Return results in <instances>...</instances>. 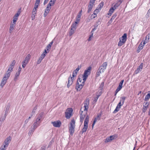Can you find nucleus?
<instances>
[{
  "instance_id": "nucleus-4",
  "label": "nucleus",
  "mask_w": 150,
  "mask_h": 150,
  "mask_svg": "<svg viewBox=\"0 0 150 150\" xmlns=\"http://www.w3.org/2000/svg\"><path fill=\"white\" fill-rule=\"evenodd\" d=\"M91 67H89L87 69H86V70L84 71L82 76L83 80H84V81H86L88 76L89 75L91 74Z\"/></svg>"
},
{
  "instance_id": "nucleus-1",
  "label": "nucleus",
  "mask_w": 150,
  "mask_h": 150,
  "mask_svg": "<svg viewBox=\"0 0 150 150\" xmlns=\"http://www.w3.org/2000/svg\"><path fill=\"white\" fill-rule=\"evenodd\" d=\"M83 80V81L82 82V79L79 76H78L75 87V88L77 91H80L84 86L86 81Z\"/></svg>"
},
{
  "instance_id": "nucleus-61",
  "label": "nucleus",
  "mask_w": 150,
  "mask_h": 150,
  "mask_svg": "<svg viewBox=\"0 0 150 150\" xmlns=\"http://www.w3.org/2000/svg\"><path fill=\"white\" fill-rule=\"evenodd\" d=\"M48 13V12L45 11L44 13V16L45 17H46L47 16V15Z\"/></svg>"
},
{
  "instance_id": "nucleus-55",
  "label": "nucleus",
  "mask_w": 150,
  "mask_h": 150,
  "mask_svg": "<svg viewBox=\"0 0 150 150\" xmlns=\"http://www.w3.org/2000/svg\"><path fill=\"white\" fill-rule=\"evenodd\" d=\"M51 47L50 46V45H48L46 47V51L47 50L48 51L47 52H49V50L50 49Z\"/></svg>"
},
{
  "instance_id": "nucleus-19",
  "label": "nucleus",
  "mask_w": 150,
  "mask_h": 150,
  "mask_svg": "<svg viewBox=\"0 0 150 150\" xmlns=\"http://www.w3.org/2000/svg\"><path fill=\"white\" fill-rule=\"evenodd\" d=\"M120 39H121L122 41L125 43L127 39V34H124Z\"/></svg>"
},
{
  "instance_id": "nucleus-57",
  "label": "nucleus",
  "mask_w": 150,
  "mask_h": 150,
  "mask_svg": "<svg viewBox=\"0 0 150 150\" xmlns=\"http://www.w3.org/2000/svg\"><path fill=\"white\" fill-rule=\"evenodd\" d=\"M80 18H79L78 17H76V21L75 22L76 23H77L80 21Z\"/></svg>"
},
{
  "instance_id": "nucleus-3",
  "label": "nucleus",
  "mask_w": 150,
  "mask_h": 150,
  "mask_svg": "<svg viewBox=\"0 0 150 150\" xmlns=\"http://www.w3.org/2000/svg\"><path fill=\"white\" fill-rule=\"evenodd\" d=\"M75 121L74 118H73L70 122V125L69 127V132L70 134L72 135L74 132V129L75 127Z\"/></svg>"
},
{
  "instance_id": "nucleus-17",
  "label": "nucleus",
  "mask_w": 150,
  "mask_h": 150,
  "mask_svg": "<svg viewBox=\"0 0 150 150\" xmlns=\"http://www.w3.org/2000/svg\"><path fill=\"white\" fill-rule=\"evenodd\" d=\"M124 82V80H122L120 82V83L119 84V85L118 87L116 89L117 91H119L122 89V85L123 84Z\"/></svg>"
},
{
  "instance_id": "nucleus-50",
  "label": "nucleus",
  "mask_w": 150,
  "mask_h": 150,
  "mask_svg": "<svg viewBox=\"0 0 150 150\" xmlns=\"http://www.w3.org/2000/svg\"><path fill=\"white\" fill-rule=\"evenodd\" d=\"M7 147L5 146L2 145L1 147V150H6Z\"/></svg>"
},
{
  "instance_id": "nucleus-21",
  "label": "nucleus",
  "mask_w": 150,
  "mask_h": 150,
  "mask_svg": "<svg viewBox=\"0 0 150 150\" xmlns=\"http://www.w3.org/2000/svg\"><path fill=\"white\" fill-rule=\"evenodd\" d=\"M6 116H5L4 115V116H1V117L0 118V124H2L4 121L5 120Z\"/></svg>"
},
{
  "instance_id": "nucleus-13",
  "label": "nucleus",
  "mask_w": 150,
  "mask_h": 150,
  "mask_svg": "<svg viewBox=\"0 0 150 150\" xmlns=\"http://www.w3.org/2000/svg\"><path fill=\"white\" fill-rule=\"evenodd\" d=\"M149 105V103H148L147 102H145L144 103V105L142 109L143 112H145L146 111L148 108Z\"/></svg>"
},
{
  "instance_id": "nucleus-36",
  "label": "nucleus",
  "mask_w": 150,
  "mask_h": 150,
  "mask_svg": "<svg viewBox=\"0 0 150 150\" xmlns=\"http://www.w3.org/2000/svg\"><path fill=\"white\" fill-rule=\"evenodd\" d=\"M115 9L113 7L111 8L109 10L108 12L109 13H108V14L109 15L110 14V15H111L112 13L113 12Z\"/></svg>"
},
{
  "instance_id": "nucleus-46",
  "label": "nucleus",
  "mask_w": 150,
  "mask_h": 150,
  "mask_svg": "<svg viewBox=\"0 0 150 150\" xmlns=\"http://www.w3.org/2000/svg\"><path fill=\"white\" fill-rule=\"evenodd\" d=\"M9 107L8 106H7V107L6 108L5 111V113L4 115H5V116H7V115L8 114V112L9 110Z\"/></svg>"
},
{
  "instance_id": "nucleus-56",
  "label": "nucleus",
  "mask_w": 150,
  "mask_h": 150,
  "mask_svg": "<svg viewBox=\"0 0 150 150\" xmlns=\"http://www.w3.org/2000/svg\"><path fill=\"white\" fill-rule=\"evenodd\" d=\"M119 5H120V4H118L116 3V4H115L113 8L115 9L119 6Z\"/></svg>"
},
{
  "instance_id": "nucleus-48",
  "label": "nucleus",
  "mask_w": 150,
  "mask_h": 150,
  "mask_svg": "<svg viewBox=\"0 0 150 150\" xmlns=\"http://www.w3.org/2000/svg\"><path fill=\"white\" fill-rule=\"evenodd\" d=\"M20 75V74L18 73H16V74L15 75V77H14V80L16 81L18 79V78Z\"/></svg>"
},
{
  "instance_id": "nucleus-10",
  "label": "nucleus",
  "mask_w": 150,
  "mask_h": 150,
  "mask_svg": "<svg viewBox=\"0 0 150 150\" xmlns=\"http://www.w3.org/2000/svg\"><path fill=\"white\" fill-rule=\"evenodd\" d=\"M115 138V135L110 136L109 137H107L104 140V142L105 143H108L110 142Z\"/></svg>"
},
{
  "instance_id": "nucleus-63",
  "label": "nucleus",
  "mask_w": 150,
  "mask_h": 150,
  "mask_svg": "<svg viewBox=\"0 0 150 150\" xmlns=\"http://www.w3.org/2000/svg\"><path fill=\"white\" fill-rule=\"evenodd\" d=\"M29 120L28 119H26L25 121V125H26L27 124V123L28 122Z\"/></svg>"
},
{
  "instance_id": "nucleus-40",
  "label": "nucleus",
  "mask_w": 150,
  "mask_h": 150,
  "mask_svg": "<svg viewBox=\"0 0 150 150\" xmlns=\"http://www.w3.org/2000/svg\"><path fill=\"white\" fill-rule=\"evenodd\" d=\"M28 63V62H26V61H25L24 60L22 62V67L23 68H24L26 66V65Z\"/></svg>"
},
{
  "instance_id": "nucleus-31",
  "label": "nucleus",
  "mask_w": 150,
  "mask_h": 150,
  "mask_svg": "<svg viewBox=\"0 0 150 150\" xmlns=\"http://www.w3.org/2000/svg\"><path fill=\"white\" fill-rule=\"evenodd\" d=\"M143 64L142 63H141L140 65L137 68V69L138 70H139L140 71H142L143 67Z\"/></svg>"
},
{
  "instance_id": "nucleus-12",
  "label": "nucleus",
  "mask_w": 150,
  "mask_h": 150,
  "mask_svg": "<svg viewBox=\"0 0 150 150\" xmlns=\"http://www.w3.org/2000/svg\"><path fill=\"white\" fill-rule=\"evenodd\" d=\"M11 137L9 136L6 139L4 142V144H3V145L6 146V147H8L10 142L11 141Z\"/></svg>"
},
{
  "instance_id": "nucleus-25",
  "label": "nucleus",
  "mask_w": 150,
  "mask_h": 150,
  "mask_svg": "<svg viewBox=\"0 0 150 150\" xmlns=\"http://www.w3.org/2000/svg\"><path fill=\"white\" fill-rule=\"evenodd\" d=\"M31 55L30 54H28L27 55L26 57L25 58L24 60L25 61H26L28 62L30 58Z\"/></svg>"
},
{
  "instance_id": "nucleus-34",
  "label": "nucleus",
  "mask_w": 150,
  "mask_h": 150,
  "mask_svg": "<svg viewBox=\"0 0 150 150\" xmlns=\"http://www.w3.org/2000/svg\"><path fill=\"white\" fill-rule=\"evenodd\" d=\"M77 24V23H76L75 22V23L72 24L71 25V28L74 30H76V26Z\"/></svg>"
},
{
  "instance_id": "nucleus-18",
  "label": "nucleus",
  "mask_w": 150,
  "mask_h": 150,
  "mask_svg": "<svg viewBox=\"0 0 150 150\" xmlns=\"http://www.w3.org/2000/svg\"><path fill=\"white\" fill-rule=\"evenodd\" d=\"M15 25V24H14L12 23H11L9 30V32L10 33H11L14 30Z\"/></svg>"
},
{
  "instance_id": "nucleus-35",
  "label": "nucleus",
  "mask_w": 150,
  "mask_h": 150,
  "mask_svg": "<svg viewBox=\"0 0 150 150\" xmlns=\"http://www.w3.org/2000/svg\"><path fill=\"white\" fill-rule=\"evenodd\" d=\"M77 74L76 72H74L73 71L72 74V77H71V79H72V80H74V77L76 76Z\"/></svg>"
},
{
  "instance_id": "nucleus-38",
  "label": "nucleus",
  "mask_w": 150,
  "mask_h": 150,
  "mask_svg": "<svg viewBox=\"0 0 150 150\" xmlns=\"http://www.w3.org/2000/svg\"><path fill=\"white\" fill-rule=\"evenodd\" d=\"M126 98H127L126 97L124 96V97H121L120 98V101L121 102H122V103L123 104H124V103L125 101V100Z\"/></svg>"
},
{
  "instance_id": "nucleus-37",
  "label": "nucleus",
  "mask_w": 150,
  "mask_h": 150,
  "mask_svg": "<svg viewBox=\"0 0 150 150\" xmlns=\"http://www.w3.org/2000/svg\"><path fill=\"white\" fill-rule=\"evenodd\" d=\"M36 12H35L34 11H33L32 13V19L33 20L35 19L36 15Z\"/></svg>"
},
{
  "instance_id": "nucleus-8",
  "label": "nucleus",
  "mask_w": 150,
  "mask_h": 150,
  "mask_svg": "<svg viewBox=\"0 0 150 150\" xmlns=\"http://www.w3.org/2000/svg\"><path fill=\"white\" fill-rule=\"evenodd\" d=\"M95 2L94 1L91 2V1H90L89 5L88 6V10L87 13H90L92 11Z\"/></svg>"
},
{
  "instance_id": "nucleus-44",
  "label": "nucleus",
  "mask_w": 150,
  "mask_h": 150,
  "mask_svg": "<svg viewBox=\"0 0 150 150\" xmlns=\"http://www.w3.org/2000/svg\"><path fill=\"white\" fill-rule=\"evenodd\" d=\"M125 43V42L121 41V39H120V41L118 43V45L119 46H121Z\"/></svg>"
},
{
  "instance_id": "nucleus-14",
  "label": "nucleus",
  "mask_w": 150,
  "mask_h": 150,
  "mask_svg": "<svg viewBox=\"0 0 150 150\" xmlns=\"http://www.w3.org/2000/svg\"><path fill=\"white\" fill-rule=\"evenodd\" d=\"M11 73V72H10V71H7L6 73L4 75L3 78L7 80L10 77Z\"/></svg>"
},
{
  "instance_id": "nucleus-43",
  "label": "nucleus",
  "mask_w": 150,
  "mask_h": 150,
  "mask_svg": "<svg viewBox=\"0 0 150 150\" xmlns=\"http://www.w3.org/2000/svg\"><path fill=\"white\" fill-rule=\"evenodd\" d=\"M80 121L82 123L85 117V115H83L81 113V115H80Z\"/></svg>"
},
{
  "instance_id": "nucleus-11",
  "label": "nucleus",
  "mask_w": 150,
  "mask_h": 150,
  "mask_svg": "<svg viewBox=\"0 0 150 150\" xmlns=\"http://www.w3.org/2000/svg\"><path fill=\"white\" fill-rule=\"evenodd\" d=\"M40 123L36 121L34 122L33 125V128L31 130V132H33L34 130L40 125Z\"/></svg>"
},
{
  "instance_id": "nucleus-39",
  "label": "nucleus",
  "mask_w": 150,
  "mask_h": 150,
  "mask_svg": "<svg viewBox=\"0 0 150 150\" xmlns=\"http://www.w3.org/2000/svg\"><path fill=\"white\" fill-rule=\"evenodd\" d=\"M100 96V95H97L96 97L95 98L94 100H93V103H96V102L97 101V100L99 96Z\"/></svg>"
},
{
  "instance_id": "nucleus-20",
  "label": "nucleus",
  "mask_w": 150,
  "mask_h": 150,
  "mask_svg": "<svg viewBox=\"0 0 150 150\" xmlns=\"http://www.w3.org/2000/svg\"><path fill=\"white\" fill-rule=\"evenodd\" d=\"M7 81V80L6 79H4L3 78L2 79L0 84V86L2 88L4 86L6 83Z\"/></svg>"
},
{
  "instance_id": "nucleus-26",
  "label": "nucleus",
  "mask_w": 150,
  "mask_h": 150,
  "mask_svg": "<svg viewBox=\"0 0 150 150\" xmlns=\"http://www.w3.org/2000/svg\"><path fill=\"white\" fill-rule=\"evenodd\" d=\"M73 80H72V79H70L69 78V80L67 84V87H69L73 83Z\"/></svg>"
},
{
  "instance_id": "nucleus-2",
  "label": "nucleus",
  "mask_w": 150,
  "mask_h": 150,
  "mask_svg": "<svg viewBox=\"0 0 150 150\" xmlns=\"http://www.w3.org/2000/svg\"><path fill=\"white\" fill-rule=\"evenodd\" d=\"M107 65V62H105L103 63V64L99 67L98 71L96 72V77L99 76L102 73H103L104 72V71L106 68Z\"/></svg>"
},
{
  "instance_id": "nucleus-27",
  "label": "nucleus",
  "mask_w": 150,
  "mask_h": 150,
  "mask_svg": "<svg viewBox=\"0 0 150 150\" xmlns=\"http://www.w3.org/2000/svg\"><path fill=\"white\" fill-rule=\"evenodd\" d=\"M144 45H142V42H141L140 44L138 49H137V52H139L140 51V50H142L143 49V46Z\"/></svg>"
},
{
  "instance_id": "nucleus-64",
  "label": "nucleus",
  "mask_w": 150,
  "mask_h": 150,
  "mask_svg": "<svg viewBox=\"0 0 150 150\" xmlns=\"http://www.w3.org/2000/svg\"><path fill=\"white\" fill-rule=\"evenodd\" d=\"M140 71L138 70L137 69V70H135V73L136 74H137Z\"/></svg>"
},
{
  "instance_id": "nucleus-42",
  "label": "nucleus",
  "mask_w": 150,
  "mask_h": 150,
  "mask_svg": "<svg viewBox=\"0 0 150 150\" xmlns=\"http://www.w3.org/2000/svg\"><path fill=\"white\" fill-rule=\"evenodd\" d=\"M51 8V6H49L47 4L45 11L49 13Z\"/></svg>"
},
{
  "instance_id": "nucleus-47",
  "label": "nucleus",
  "mask_w": 150,
  "mask_h": 150,
  "mask_svg": "<svg viewBox=\"0 0 150 150\" xmlns=\"http://www.w3.org/2000/svg\"><path fill=\"white\" fill-rule=\"evenodd\" d=\"M120 109V108H119V107L118 106H117L116 107L115 109L113 111V113H116Z\"/></svg>"
},
{
  "instance_id": "nucleus-28",
  "label": "nucleus",
  "mask_w": 150,
  "mask_h": 150,
  "mask_svg": "<svg viewBox=\"0 0 150 150\" xmlns=\"http://www.w3.org/2000/svg\"><path fill=\"white\" fill-rule=\"evenodd\" d=\"M150 98V93H148L147 95L145 96L144 98V101H147Z\"/></svg>"
},
{
  "instance_id": "nucleus-45",
  "label": "nucleus",
  "mask_w": 150,
  "mask_h": 150,
  "mask_svg": "<svg viewBox=\"0 0 150 150\" xmlns=\"http://www.w3.org/2000/svg\"><path fill=\"white\" fill-rule=\"evenodd\" d=\"M76 30H74V29L71 28V29L70 30L69 32V35L70 36L72 35L73 34L74 32V31Z\"/></svg>"
},
{
  "instance_id": "nucleus-60",
  "label": "nucleus",
  "mask_w": 150,
  "mask_h": 150,
  "mask_svg": "<svg viewBox=\"0 0 150 150\" xmlns=\"http://www.w3.org/2000/svg\"><path fill=\"white\" fill-rule=\"evenodd\" d=\"M41 61H41V60L40 59H39L37 60V64H39L41 62Z\"/></svg>"
},
{
  "instance_id": "nucleus-24",
  "label": "nucleus",
  "mask_w": 150,
  "mask_h": 150,
  "mask_svg": "<svg viewBox=\"0 0 150 150\" xmlns=\"http://www.w3.org/2000/svg\"><path fill=\"white\" fill-rule=\"evenodd\" d=\"M21 9H20L17 12V13L13 17L17 18L18 19V17L20 15L21 13Z\"/></svg>"
},
{
  "instance_id": "nucleus-16",
  "label": "nucleus",
  "mask_w": 150,
  "mask_h": 150,
  "mask_svg": "<svg viewBox=\"0 0 150 150\" xmlns=\"http://www.w3.org/2000/svg\"><path fill=\"white\" fill-rule=\"evenodd\" d=\"M101 116V113L98 114L96 117L95 118L94 120L93 121V123L92 124V126L94 125L96 121L98 120H100V117Z\"/></svg>"
},
{
  "instance_id": "nucleus-33",
  "label": "nucleus",
  "mask_w": 150,
  "mask_h": 150,
  "mask_svg": "<svg viewBox=\"0 0 150 150\" xmlns=\"http://www.w3.org/2000/svg\"><path fill=\"white\" fill-rule=\"evenodd\" d=\"M14 67V66H13L11 65H10L7 71H10V72H11L13 71V68Z\"/></svg>"
},
{
  "instance_id": "nucleus-54",
  "label": "nucleus",
  "mask_w": 150,
  "mask_h": 150,
  "mask_svg": "<svg viewBox=\"0 0 150 150\" xmlns=\"http://www.w3.org/2000/svg\"><path fill=\"white\" fill-rule=\"evenodd\" d=\"M104 86V83L102 82L100 85V89L101 90L103 89V88Z\"/></svg>"
},
{
  "instance_id": "nucleus-52",
  "label": "nucleus",
  "mask_w": 150,
  "mask_h": 150,
  "mask_svg": "<svg viewBox=\"0 0 150 150\" xmlns=\"http://www.w3.org/2000/svg\"><path fill=\"white\" fill-rule=\"evenodd\" d=\"M98 26V24L97 23L95 25H94V28L92 29V30L94 31H95L96 29Z\"/></svg>"
},
{
  "instance_id": "nucleus-9",
  "label": "nucleus",
  "mask_w": 150,
  "mask_h": 150,
  "mask_svg": "<svg viewBox=\"0 0 150 150\" xmlns=\"http://www.w3.org/2000/svg\"><path fill=\"white\" fill-rule=\"evenodd\" d=\"M51 123L53 125V126L56 127H59L61 125V122L60 121L58 120L57 121H55L52 122Z\"/></svg>"
},
{
  "instance_id": "nucleus-49",
  "label": "nucleus",
  "mask_w": 150,
  "mask_h": 150,
  "mask_svg": "<svg viewBox=\"0 0 150 150\" xmlns=\"http://www.w3.org/2000/svg\"><path fill=\"white\" fill-rule=\"evenodd\" d=\"M99 11H98V10L97 8L93 12V14H92V16L93 15H96L97 13H98V12H99Z\"/></svg>"
},
{
  "instance_id": "nucleus-58",
  "label": "nucleus",
  "mask_w": 150,
  "mask_h": 150,
  "mask_svg": "<svg viewBox=\"0 0 150 150\" xmlns=\"http://www.w3.org/2000/svg\"><path fill=\"white\" fill-rule=\"evenodd\" d=\"M15 63H16V62H15V61L14 60H13L11 62V64L10 65H11L13 66H14V65H15Z\"/></svg>"
},
{
  "instance_id": "nucleus-23",
  "label": "nucleus",
  "mask_w": 150,
  "mask_h": 150,
  "mask_svg": "<svg viewBox=\"0 0 150 150\" xmlns=\"http://www.w3.org/2000/svg\"><path fill=\"white\" fill-rule=\"evenodd\" d=\"M117 16L116 13L114 14L112 16L111 18L110 21H108V23L110 24L112 22V20H114L115 18Z\"/></svg>"
},
{
  "instance_id": "nucleus-30",
  "label": "nucleus",
  "mask_w": 150,
  "mask_h": 150,
  "mask_svg": "<svg viewBox=\"0 0 150 150\" xmlns=\"http://www.w3.org/2000/svg\"><path fill=\"white\" fill-rule=\"evenodd\" d=\"M47 53V52L46 51V49H45V51L43 52V53L41 54L40 56L41 57V58H43V59L46 56V55Z\"/></svg>"
},
{
  "instance_id": "nucleus-51",
  "label": "nucleus",
  "mask_w": 150,
  "mask_h": 150,
  "mask_svg": "<svg viewBox=\"0 0 150 150\" xmlns=\"http://www.w3.org/2000/svg\"><path fill=\"white\" fill-rule=\"evenodd\" d=\"M18 20V18L13 17V22H11V23H13L14 24H15L16 23V22Z\"/></svg>"
},
{
  "instance_id": "nucleus-15",
  "label": "nucleus",
  "mask_w": 150,
  "mask_h": 150,
  "mask_svg": "<svg viewBox=\"0 0 150 150\" xmlns=\"http://www.w3.org/2000/svg\"><path fill=\"white\" fill-rule=\"evenodd\" d=\"M150 38V32L146 35L145 37V39L143 42V45H144L146 43L149 41V39Z\"/></svg>"
},
{
  "instance_id": "nucleus-53",
  "label": "nucleus",
  "mask_w": 150,
  "mask_h": 150,
  "mask_svg": "<svg viewBox=\"0 0 150 150\" xmlns=\"http://www.w3.org/2000/svg\"><path fill=\"white\" fill-rule=\"evenodd\" d=\"M39 4H37V3H35L34 10H37V9L38 8Z\"/></svg>"
},
{
  "instance_id": "nucleus-22",
  "label": "nucleus",
  "mask_w": 150,
  "mask_h": 150,
  "mask_svg": "<svg viewBox=\"0 0 150 150\" xmlns=\"http://www.w3.org/2000/svg\"><path fill=\"white\" fill-rule=\"evenodd\" d=\"M104 5V3L103 2H101L98 5V8H97L98 10V11H100L101 9L103 7Z\"/></svg>"
},
{
  "instance_id": "nucleus-32",
  "label": "nucleus",
  "mask_w": 150,
  "mask_h": 150,
  "mask_svg": "<svg viewBox=\"0 0 150 150\" xmlns=\"http://www.w3.org/2000/svg\"><path fill=\"white\" fill-rule=\"evenodd\" d=\"M89 102L88 101V103H84V107L85 108L84 109V110H86L87 111V110L88 109V105H89Z\"/></svg>"
},
{
  "instance_id": "nucleus-41",
  "label": "nucleus",
  "mask_w": 150,
  "mask_h": 150,
  "mask_svg": "<svg viewBox=\"0 0 150 150\" xmlns=\"http://www.w3.org/2000/svg\"><path fill=\"white\" fill-rule=\"evenodd\" d=\"M150 17V9L148 11L147 13L145 15V17L146 18H148Z\"/></svg>"
},
{
  "instance_id": "nucleus-29",
  "label": "nucleus",
  "mask_w": 150,
  "mask_h": 150,
  "mask_svg": "<svg viewBox=\"0 0 150 150\" xmlns=\"http://www.w3.org/2000/svg\"><path fill=\"white\" fill-rule=\"evenodd\" d=\"M56 0H51L48 5L51 6L54 4Z\"/></svg>"
},
{
  "instance_id": "nucleus-6",
  "label": "nucleus",
  "mask_w": 150,
  "mask_h": 150,
  "mask_svg": "<svg viewBox=\"0 0 150 150\" xmlns=\"http://www.w3.org/2000/svg\"><path fill=\"white\" fill-rule=\"evenodd\" d=\"M73 109L69 108L66 109V119H69L73 115Z\"/></svg>"
},
{
  "instance_id": "nucleus-5",
  "label": "nucleus",
  "mask_w": 150,
  "mask_h": 150,
  "mask_svg": "<svg viewBox=\"0 0 150 150\" xmlns=\"http://www.w3.org/2000/svg\"><path fill=\"white\" fill-rule=\"evenodd\" d=\"M89 117L88 115L86 116L84 122V127L82 130V133L85 132L88 128V123L89 121Z\"/></svg>"
},
{
  "instance_id": "nucleus-7",
  "label": "nucleus",
  "mask_w": 150,
  "mask_h": 150,
  "mask_svg": "<svg viewBox=\"0 0 150 150\" xmlns=\"http://www.w3.org/2000/svg\"><path fill=\"white\" fill-rule=\"evenodd\" d=\"M43 114L44 113L42 112L36 115L35 121L41 123L43 120L42 117L43 116Z\"/></svg>"
},
{
  "instance_id": "nucleus-59",
  "label": "nucleus",
  "mask_w": 150,
  "mask_h": 150,
  "mask_svg": "<svg viewBox=\"0 0 150 150\" xmlns=\"http://www.w3.org/2000/svg\"><path fill=\"white\" fill-rule=\"evenodd\" d=\"M21 67H20L18 69V71L17 73H18L19 74H20L21 72Z\"/></svg>"
},
{
  "instance_id": "nucleus-62",
  "label": "nucleus",
  "mask_w": 150,
  "mask_h": 150,
  "mask_svg": "<svg viewBox=\"0 0 150 150\" xmlns=\"http://www.w3.org/2000/svg\"><path fill=\"white\" fill-rule=\"evenodd\" d=\"M81 68V66L80 65V66H79V65H78V67L76 68V70H78L79 71L80 69V68Z\"/></svg>"
}]
</instances>
